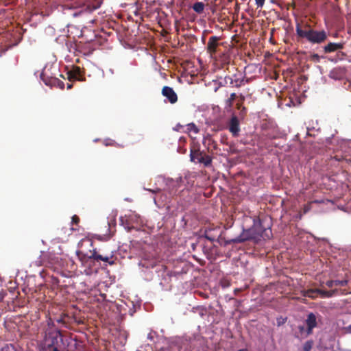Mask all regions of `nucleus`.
I'll list each match as a JSON object with an SVG mask.
<instances>
[{
	"label": "nucleus",
	"instance_id": "obj_19",
	"mask_svg": "<svg viewBox=\"0 0 351 351\" xmlns=\"http://www.w3.org/2000/svg\"><path fill=\"white\" fill-rule=\"evenodd\" d=\"M339 290L335 289L330 291H326L320 289L319 295L322 298H331L338 293Z\"/></svg>",
	"mask_w": 351,
	"mask_h": 351
},
{
	"label": "nucleus",
	"instance_id": "obj_24",
	"mask_svg": "<svg viewBox=\"0 0 351 351\" xmlns=\"http://www.w3.org/2000/svg\"><path fill=\"white\" fill-rule=\"evenodd\" d=\"M313 346V341L312 340H308L306 341L303 346L304 351H311Z\"/></svg>",
	"mask_w": 351,
	"mask_h": 351
},
{
	"label": "nucleus",
	"instance_id": "obj_21",
	"mask_svg": "<svg viewBox=\"0 0 351 351\" xmlns=\"http://www.w3.org/2000/svg\"><path fill=\"white\" fill-rule=\"evenodd\" d=\"M188 132H193L194 134H198L199 132V128L194 123H190L186 125Z\"/></svg>",
	"mask_w": 351,
	"mask_h": 351
},
{
	"label": "nucleus",
	"instance_id": "obj_2",
	"mask_svg": "<svg viewBox=\"0 0 351 351\" xmlns=\"http://www.w3.org/2000/svg\"><path fill=\"white\" fill-rule=\"evenodd\" d=\"M295 31L299 38H305L312 44H322L324 43L328 38V34L326 31L315 30L307 23L304 25L297 24Z\"/></svg>",
	"mask_w": 351,
	"mask_h": 351
},
{
	"label": "nucleus",
	"instance_id": "obj_16",
	"mask_svg": "<svg viewBox=\"0 0 351 351\" xmlns=\"http://www.w3.org/2000/svg\"><path fill=\"white\" fill-rule=\"evenodd\" d=\"M234 78H233V86L236 88H240L243 85H244L245 83H247L249 82L248 79H245V77H237L236 75H234L233 76Z\"/></svg>",
	"mask_w": 351,
	"mask_h": 351
},
{
	"label": "nucleus",
	"instance_id": "obj_6",
	"mask_svg": "<svg viewBox=\"0 0 351 351\" xmlns=\"http://www.w3.org/2000/svg\"><path fill=\"white\" fill-rule=\"evenodd\" d=\"M51 74H52V73H49V69H46V68H45L40 74V79L47 86H55L60 89H64V83L55 76L51 75Z\"/></svg>",
	"mask_w": 351,
	"mask_h": 351
},
{
	"label": "nucleus",
	"instance_id": "obj_43",
	"mask_svg": "<svg viewBox=\"0 0 351 351\" xmlns=\"http://www.w3.org/2000/svg\"><path fill=\"white\" fill-rule=\"evenodd\" d=\"M98 239L102 241L103 240V237L101 236V235L98 236Z\"/></svg>",
	"mask_w": 351,
	"mask_h": 351
},
{
	"label": "nucleus",
	"instance_id": "obj_13",
	"mask_svg": "<svg viewBox=\"0 0 351 351\" xmlns=\"http://www.w3.org/2000/svg\"><path fill=\"white\" fill-rule=\"evenodd\" d=\"M306 324L307 326V333L308 335H310L312 333L313 329L317 326L316 316L314 313H310L307 315Z\"/></svg>",
	"mask_w": 351,
	"mask_h": 351
},
{
	"label": "nucleus",
	"instance_id": "obj_10",
	"mask_svg": "<svg viewBox=\"0 0 351 351\" xmlns=\"http://www.w3.org/2000/svg\"><path fill=\"white\" fill-rule=\"evenodd\" d=\"M162 94L167 97L171 104H175L178 101V96L174 90L169 86H164L162 89Z\"/></svg>",
	"mask_w": 351,
	"mask_h": 351
},
{
	"label": "nucleus",
	"instance_id": "obj_38",
	"mask_svg": "<svg viewBox=\"0 0 351 351\" xmlns=\"http://www.w3.org/2000/svg\"><path fill=\"white\" fill-rule=\"evenodd\" d=\"M223 80L222 82H219V87H220V86H224L223 85Z\"/></svg>",
	"mask_w": 351,
	"mask_h": 351
},
{
	"label": "nucleus",
	"instance_id": "obj_5",
	"mask_svg": "<svg viewBox=\"0 0 351 351\" xmlns=\"http://www.w3.org/2000/svg\"><path fill=\"white\" fill-rule=\"evenodd\" d=\"M190 158L192 162L203 164L206 167L212 164V157L199 149H191Z\"/></svg>",
	"mask_w": 351,
	"mask_h": 351
},
{
	"label": "nucleus",
	"instance_id": "obj_39",
	"mask_svg": "<svg viewBox=\"0 0 351 351\" xmlns=\"http://www.w3.org/2000/svg\"><path fill=\"white\" fill-rule=\"evenodd\" d=\"M176 128H178L177 130H178L179 128H182V125H180V123H178V124H177Z\"/></svg>",
	"mask_w": 351,
	"mask_h": 351
},
{
	"label": "nucleus",
	"instance_id": "obj_12",
	"mask_svg": "<svg viewBox=\"0 0 351 351\" xmlns=\"http://www.w3.org/2000/svg\"><path fill=\"white\" fill-rule=\"evenodd\" d=\"M202 143L206 147L208 152H213L217 149V144L216 141L212 138L210 134L204 136Z\"/></svg>",
	"mask_w": 351,
	"mask_h": 351
},
{
	"label": "nucleus",
	"instance_id": "obj_30",
	"mask_svg": "<svg viewBox=\"0 0 351 351\" xmlns=\"http://www.w3.org/2000/svg\"><path fill=\"white\" fill-rule=\"evenodd\" d=\"M311 210V205L310 204L304 205L303 208V213L304 214L307 213Z\"/></svg>",
	"mask_w": 351,
	"mask_h": 351
},
{
	"label": "nucleus",
	"instance_id": "obj_8",
	"mask_svg": "<svg viewBox=\"0 0 351 351\" xmlns=\"http://www.w3.org/2000/svg\"><path fill=\"white\" fill-rule=\"evenodd\" d=\"M219 37L216 36H212L209 38L207 43V52L210 53L211 56L215 55L217 52V47L219 46Z\"/></svg>",
	"mask_w": 351,
	"mask_h": 351
},
{
	"label": "nucleus",
	"instance_id": "obj_23",
	"mask_svg": "<svg viewBox=\"0 0 351 351\" xmlns=\"http://www.w3.org/2000/svg\"><path fill=\"white\" fill-rule=\"evenodd\" d=\"M223 86H233V77L230 76V75H227L224 78H223Z\"/></svg>",
	"mask_w": 351,
	"mask_h": 351
},
{
	"label": "nucleus",
	"instance_id": "obj_4",
	"mask_svg": "<svg viewBox=\"0 0 351 351\" xmlns=\"http://www.w3.org/2000/svg\"><path fill=\"white\" fill-rule=\"evenodd\" d=\"M43 337V343L46 350L58 346V338L62 341V334L60 330L54 328H46Z\"/></svg>",
	"mask_w": 351,
	"mask_h": 351
},
{
	"label": "nucleus",
	"instance_id": "obj_20",
	"mask_svg": "<svg viewBox=\"0 0 351 351\" xmlns=\"http://www.w3.org/2000/svg\"><path fill=\"white\" fill-rule=\"evenodd\" d=\"M193 9L197 13L201 14L204 10V3L202 2H196L193 4Z\"/></svg>",
	"mask_w": 351,
	"mask_h": 351
},
{
	"label": "nucleus",
	"instance_id": "obj_34",
	"mask_svg": "<svg viewBox=\"0 0 351 351\" xmlns=\"http://www.w3.org/2000/svg\"><path fill=\"white\" fill-rule=\"evenodd\" d=\"M345 330L346 332L351 334V324L349 325L348 326L346 327Z\"/></svg>",
	"mask_w": 351,
	"mask_h": 351
},
{
	"label": "nucleus",
	"instance_id": "obj_1",
	"mask_svg": "<svg viewBox=\"0 0 351 351\" xmlns=\"http://www.w3.org/2000/svg\"><path fill=\"white\" fill-rule=\"evenodd\" d=\"M272 237L271 230L269 227L265 228L262 225L261 220H254L253 226L243 232L237 238L232 239L233 243H243L246 241L253 240L258 242L261 239H269Z\"/></svg>",
	"mask_w": 351,
	"mask_h": 351
},
{
	"label": "nucleus",
	"instance_id": "obj_25",
	"mask_svg": "<svg viewBox=\"0 0 351 351\" xmlns=\"http://www.w3.org/2000/svg\"><path fill=\"white\" fill-rule=\"evenodd\" d=\"M309 59L311 61L314 62H319L321 60V56L317 53H312L310 55Z\"/></svg>",
	"mask_w": 351,
	"mask_h": 351
},
{
	"label": "nucleus",
	"instance_id": "obj_15",
	"mask_svg": "<svg viewBox=\"0 0 351 351\" xmlns=\"http://www.w3.org/2000/svg\"><path fill=\"white\" fill-rule=\"evenodd\" d=\"M348 284V280H328L326 282V285L328 287H329V288H332L334 286L343 287V286H346Z\"/></svg>",
	"mask_w": 351,
	"mask_h": 351
},
{
	"label": "nucleus",
	"instance_id": "obj_36",
	"mask_svg": "<svg viewBox=\"0 0 351 351\" xmlns=\"http://www.w3.org/2000/svg\"><path fill=\"white\" fill-rule=\"evenodd\" d=\"M51 350H52L53 351H60L58 348V346H56L54 348H51Z\"/></svg>",
	"mask_w": 351,
	"mask_h": 351
},
{
	"label": "nucleus",
	"instance_id": "obj_17",
	"mask_svg": "<svg viewBox=\"0 0 351 351\" xmlns=\"http://www.w3.org/2000/svg\"><path fill=\"white\" fill-rule=\"evenodd\" d=\"M320 289H310L304 291L303 295L311 298H316L319 295Z\"/></svg>",
	"mask_w": 351,
	"mask_h": 351
},
{
	"label": "nucleus",
	"instance_id": "obj_11",
	"mask_svg": "<svg viewBox=\"0 0 351 351\" xmlns=\"http://www.w3.org/2000/svg\"><path fill=\"white\" fill-rule=\"evenodd\" d=\"M343 43L329 42L327 45L322 47V51L324 53H330L339 50H341L343 49Z\"/></svg>",
	"mask_w": 351,
	"mask_h": 351
},
{
	"label": "nucleus",
	"instance_id": "obj_33",
	"mask_svg": "<svg viewBox=\"0 0 351 351\" xmlns=\"http://www.w3.org/2000/svg\"><path fill=\"white\" fill-rule=\"evenodd\" d=\"M147 339H150L151 341H153L154 340V333L150 332L148 335H147Z\"/></svg>",
	"mask_w": 351,
	"mask_h": 351
},
{
	"label": "nucleus",
	"instance_id": "obj_22",
	"mask_svg": "<svg viewBox=\"0 0 351 351\" xmlns=\"http://www.w3.org/2000/svg\"><path fill=\"white\" fill-rule=\"evenodd\" d=\"M237 97V96L235 93H231L230 97L226 101V105L228 106L229 107L232 106L234 101Z\"/></svg>",
	"mask_w": 351,
	"mask_h": 351
},
{
	"label": "nucleus",
	"instance_id": "obj_31",
	"mask_svg": "<svg viewBox=\"0 0 351 351\" xmlns=\"http://www.w3.org/2000/svg\"><path fill=\"white\" fill-rule=\"evenodd\" d=\"M53 325L54 324H53V321L51 320V319H49L47 321V328H53Z\"/></svg>",
	"mask_w": 351,
	"mask_h": 351
},
{
	"label": "nucleus",
	"instance_id": "obj_3",
	"mask_svg": "<svg viewBox=\"0 0 351 351\" xmlns=\"http://www.w3.org/2000/svg\"><path fill=\"white\" fill-rule=\"evenodd\" d=\"M76 254L78 259L82 264L86 263L88 260H93L96 262L103 261L110 265L114 263V261L112 260L114 257L112 252L101 253L99 250L93 249V250H90L89 253H84L82 251H77Z\"/></svg>",
	"mask_w": 351,
	"mask_h": 351
},
{
	"label": "nucleus",
	"instance_id": "obj_27",
	"mask_svg": "<svg viewBox=\"0 0 351 351\" xmlns=\"http://www.w3.org/2000/svg\"><path fill=\"white\" fill-rule=\"evenodd\" d=\"M80 222V218L77 215H73L72 217V223L75 224V225H77Z\"/></svg>",
	"mask_w": 351,
	"mask_h": 351
},
{
	"label": "nucleus",
	"instance_id": "obj_29",
	"mask_svg": "<svg viewBox=\"0 0 351 351\" xmlns=\"http://www.w3.org/2000/svg\"><path fill=\"white\" fill-rule=\"evenodd\" d=\"M247 113V108L244 106H243L241 109V112H240V116L241 117H244L245 116Z\"/></svg>",
	"mask_w": 351,
	"mask_h": 351
},
{
	"label": "nucleus",
	"instance_id": "obj_41",
	"mask_svg": "<svg viewBox=\"0 0 351 351\" xmlns=\"http://www.w3.org/2000/svg\"><path fill=\"white\" fill-rule=\"evenodd\" d=\"M237 108H238V109H240V108H241V104L238 103V104H237Z\"/></svg>",
	"mask_w": 351,
	"mask_h": 351
},
{
	"label": "nucleus",
	"instance_id": "obj_26",
	"mask_svg": "<svg viewBox=\"0 0 351 351\" xmlns=\"http://www.w3.org/2000/svg\"><path fill=\"white\" fill-rule=\"evenodd\" d=\"M1 351H16L12 344H7L2 348Z\"/></svg>",
	"mask_w": 351,
	"mask_h": 351
},
{
	"label": "nucleus",
	"instance_id": "obj_18",
	"mask_svg": "<svg viewBox=\"0 0 351 351\" xmlns=\"http://www.w3.org/2000/svg\"><path fill=\"white\" fill-rule=\"evenodd\" d=\"M51 254L47 252H42L40 256L41 261H40V265H47V264H53V262L49 261Z\"/></svg>",
	"mask_w": 351,
	"mask_h": 351
},
{
	"label": "nucleus",
	"instance_id": "obj_32",
	"mask_svg": "<svg viewBox=\"0 0 351 351\" xmlns=\"http://www.w3.org/2000/svg\"><path fill=\"white\" fill-rule=\"evenodd\" d=\"M82 12V10L80 11H75L72 13V15L74 16V17H76V16H78L81 14V13Z\"/></svg>",
	"mask_w": 351,
	"mask_h": 351
},
{
	"label": "nucleus",
	"instance_id": "obj_42",
	"mask_svg": "<svg viewBox=\"0 0 351 351\" xmlns=\"http://www.w3.org/2000/svg\"><path fill=\"white\" fill-rule=\"evenodd\" d=\"M238 351H249V350L246 348H242V349H239Z\"/></svg>",
	"mask_w": 351,
	"mask_h": 351
},
{
	"label": "nucleus",
	"instance_id": "obj_7",
	"mask_svg": "<svg viewBox=\"0 0 351 351\" xmlns=\"http://www.w3.org/2000/svg\"><path fill=\"white\" fill-rule=\"evenodd\" d=\"M228 130L234 137H237L240 132V123L237 117L232 116L230 120Z\"/></svg>",
	"mask_w": 351,
	"mask_h": 351
},
{
	"label": "nucleus",
	"instance_id": "obj_46",
	"mask_svg": "<svg viewBox=\"0 0 351 351\" xmlns=\"http://www.w3.org/2000/svg\"><path fill=\"white\" fill-rule=\"evenodd\" d=\"M110 238V236H107L106 239H108Z\"/></svg>",
	"mask_w": 351,
	"mask_h": 351
},
{
	"label": "nucleus",
	"instance_id": "obj_28",
	"mask_svg": "<svg viewBox=\"0 0 351 351\" xmlns=\"http://www.w3.org/2000/svg\"><path fill=\"white\" fill-rule=\"evenodd\" d=\"M257 8H262L265 3V0H255Z\"/></svg>",
	"mask_w": 351,
	"mask_h": 351
},
{
	"label": "nucleus",
	"instance_id": "obj_40",
	"mask_svg": "<svg viewBox=\"0 0 351 351\" xmlns=\"http://www.w3.org/2000/svg\"><path fill=\"white\" fill-rule=\"evenodd\" d=\"M206 239H208V240H210V241H214V239L210 238V237H208V235H206Z\"/></svg>",
	"mask_w": 351,
	"mask_h": 351
},
{
	"label": "nucleus",
	"instance_id": "obj_35",
	"mask_svg": "<svg viewBox=\"0 0 351 351\" xmlns=\"http://www.w3.org/2000/svg\"><path fill=\"white\" fill-rule=\"evenodd\" d=\"M239 100H240L241 103H243L244 101V100H245V97L242 94H241L239 96Z\"/></svg>",
	"mask_w": 351,
	"mask_h": 351
},
{
	"label": "nucleus",
	"instance_id": "obj_9",
	"mask_svg": "<svg viewBox=\"0 0 351 351\" xmlns=\"http://www.w3.org/2000/svg\"><path fill=\"white\" fill-rule=\"evenodd\" d=\"M68 80L69 81L73 80H79L82 81L83 78V72L81 70V68L77 66H74L71 71L67 73Z\"/></svg>",
	"mask_w": 351,
	"mask_h": 351
},
{
	"label": "nucleus",
	"instance_id": "obj_37",
	"mask_svg": "<svg viewBox=\"0 0 351 351\" xmlns=\"http://www.w3.org/2000/svg\"><path fill=\"white\" fill-rule=\"evenodd\" d=\"M72 86H73L72 84H67V88L68 89H71L72 88Z\"/></svg>",
	"mask_w": 351,
	"mask_h": 351
},
{
	"label": "nucleus",
	"instance_id": "obj_45",
	"mask_svg": "<svg viewBox=\"0 0 351 351\" xmlns=\"http://www.w3.org/2000/svg\"><path fill=\"white\" fill-rule=\"evenodd\" d=\"M218 89H219V87L215 88V92H217L218 90Z\"/></svg>",
	"mask_w": 351,
	"mask_h": 351
},
{
	"label": "nucleus",
	"instance_id": "obj_14",
	"mask_svg": "<svg viewBox=\"0 0 351 351\" xmlns=\"http://www.w3.org/2000/svg\"><path fill=\"white\" fill-rule=\"evenodd\" d=\"M101 4V0H90L86 6V10L88 12H91L98 9Z\"/></svg>",
	"mask_w": 351,
	"mask_h": 351
},
{
	"label": "nucleus",
	"instance_id": "obj_44",
	"mask_svg": "<svg viewBox=\"0 0 351 351\" xmlns=\"http://www.w3.org/2000/svg\"><path fill=\"white\" fill-rule=\"evenodd\" d=\"M341 294L345 295V294H347V293H346V292H345V291H343L341 292Z\"/></svg>",
	"mask_w": 351,
	"mask_h": 351
}]
</instances>
